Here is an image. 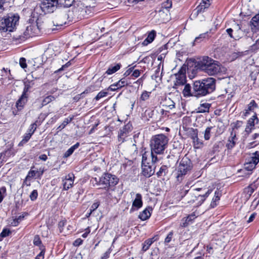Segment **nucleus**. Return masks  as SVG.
I'll return each instance as SVG.
<instances>
[{
  "label": "nucleus",
  "mask_w": 259,
  "mask_h": 259,
  "mask_svg": "<svg viewBox=\"0 0 259 259\" xmlns=\"http://www.w3.org/2000/svg\"><path fill=\"white\" fill-rule=\"evenodd\" d=\"M243 122L241 121H237L231 124L232 130L231 132H234L235 135L238 134L240 131H243Z\"/></svg>",
  "instance_id": "obj_22"
},
{
  "label": "nucleus",
  "mask_w": 259,
  "mask_h": 259,
  "mask_svg": "<svg viewBox=\"0 0 259 259\" xmlns=\"http://www.w3.org/2000/svg\"><path fill=\"white\" fill-rule=\"evenodd\" d=\"M190 223L188 222V221H186V218H184L182 220V223L181 224V226L183 227H185L187 226Z\"/></svg>",
  "instance_id": "obj_62"
},
{
  "label": "nucleus",
  "mask_w": 259,
  "mask_h": 259,
  "mask_svg": "<svg viewBox=\"0 0 259 259\" xmlns=\"http://www.w3.org/2000/svg\"><path fill=\"white\" fill-rule=\"evenodd\" d=\"M36 129V123H32L27 131V133L30 134L31 136L33 134L34 132Z\"/></svg>",
  "instance_id": "obj_48"
},
{
  "label": "nucleus",
  "mask_w": 259,
  "mask_h": 259,
  "mask_svg": "<svg viewBox=\"0 0 259 259\" xmlns=\"http://www.w3.org/2000/svg\"><path fill=\"white\" fill-rule=\"evenodd\" d=\"M258 123V119L256 115H253L250 118H249L247 121V125L253 127L255 124Z\"/></svg>",
  "instance_id": "obj_37"
},
{
  "label": "nucleus",
  "mask_w": 259,
  "mask_h": 259,
  "mask_svg": "<svg viewBox=\"0 0 259 259\" xmlns=\"http://www.w3.org/2000/svg\"><path fill=\"white\" fill-rule=\"evenodd\" d=\"M193 139V146L195 148L198 149L202 147L203 142L198 138L197 133L194 134L192 136Z\"/></svg>",
  "instance_id": "obj_23"
},
{
  "label": "nucleus",
  "mask_w": 259,
  "mask_h": 259,
  "mask_svg": "<svg viewBox=\"0 0 259 259\" xmlns=\"http://www.w3.org/2000/svg\"><path fill=\"white\" fill-rule=\"evenodd\" d=\"M155 166L151 164H143L142 163V174L146 177H150L155 172Z\"/></svg>",
  "instance_id": "obj_18"
},
{
  "label": "nucleus",
  "mask_w": 259,
  "mask_h": 259,
  "mask_svg": "<svg viewBox=\"0 0 259 259\" xmlns=\"http://www.w3.org/2000/svg\"><path fill=\"white\" fill-rule=\"evenodd\" d=\"M45 254V249H42L40 252L35 257V259H44Z\"/></svg>",
  "instance_id": "obj_57"
},
{
  "label": "nucleus",
  "mask_w": 259,
  "mask_h": 259,
  "mask_svg": "<svg viewBox=\"0 0 259 259\" xmlns=\"http://www.w3.org/2000/svg\"><path fill=\"white\" fill-rule=\"evenodd\" d=\"M172 236H173V232L172 231L168 233V234L167 235V236H166V237L165 238L164 242L165 243H168L169 242H170L172 239Z\"/></svg>",
  "instance_id": "obj_53"
},
{
  "label": "nucleus",
  "mask_w": 259,
  "mask_h": 259,
  "mask_svg": "<svg viewBox=\"0 0 259 259\" xmlns=\"http://www.w3.org/2000/svg\"><path fill=\"white\" fill-rule=\"evenodd\" d=\"M27 101V96L22 95L16 103V106L19 110H20L25 105Z\"/></svg>",
  "instance_id": "obj_27"
},
{
  "label": "nucleus",
  "mask_w": 259,
  "mask_h": 259,
  "mask_svg": "<svg viewBox=\"0 0 259 259\" xmlns=\"http://www.w3.org/2000/svg\"><path fill=\"white\" fill-rule=\"evenodd\" d=\"M221 194L219 191H215L214 193V195L212 199L211 202L210 203V206L212 207H214L217 206V202L219 201L220 196Z\"/></svg>",
  "instance_id": "obj_30"
},
{
  "label": "nucleus",
  "mask_w": 259,
  "mask_h": 259,
  "mask_svg": "<svg viewBox=\"0 0 259 259\" xmlns=\"http://www.w3.org/2000/svg\"><path fill=\"white\" fill-rule=\"evenodd\" d=\"M120 67L121 64L120 63L112 65L108 68L106 73L109 75L112 74L118 71Z\"/></svg>",
  "instance_id": "obj_28"
},
{
  "label": "nucleus",
  "mask_w": 259,
  "mask_h": 259,
  "mask_svg": "<svg viewBox=\"0 0 259 259\" xmlns=\"http://www.w3.org/2000/svg\"><path fill=\"white\" fill-rule=\"evenodd\" d=\"M237 140V139L235 133L234 132H231L230 136L229 137L226 144L227 148L228 149H233L236 145Z\"/></svg>",
  "instance_id": "obj_20"
},
{
  "label": "nucleus",
  "mask_w": 259,
  "mask_h": 259,
  "mask_svg": "<svg viewBox=\"0 0 259 259\" xmlns=\"http://www.w3.org/2000/svg\"><path fill=\"white\" fill-rule=\"evenodd\" d=\"M221 71V67L220 64L217 61L214 60V62L211 64L210 67L207 70L206 73L209 75H214Z\"/></svg>",
  "instance_id": "obj_16"
},
{
  "label": "nucleus",
  "mask_w": 259,
  "mask_h": 259,
  "mask_svg": "<svg viewBox=\"0 0 259 259\" xmlns=\"http://www.w3.org/2000/svg\"><path fill=\"white\" fill-rule=\"evenodd\" d=\"M213 62L214 60L207 56H204L197 62V66L198 69L206 73L207 70Z\"/></svg>",
  "instance_id": "obj_11"
},
{
  "label": "nucleus",
  "mask_w": 259,
  "mask_h": 259,
  "mask_svg": "<svg viewBox=\"0 0 259 259\" xmlns=\"http://www.w3.org/2000/svg\"><path fill=\"white\" fill-rule=\"evenodd\" d=\"M157 154L152 151H145L142 154V163L143 164L156 163L159 160Z\"/></svg>",
  "instance_id": "obj_7"
},
{
  "label": "nucleus",
  "mask_w": 259,
  "mask_h": 259,
  "mask_svg": "<svg viewBox=\"0 0 259 259\" xmlns=\"http://www.w3.org/2000/svg\"><path fill=\"white\" fill-rule=\"evenodd\" d=\"M41 242L38 236H35L34 238L33 243L35 245L38 246L40 245Z\"/></svg>",
  "instance_id": "obj_55"
},
{
  "label": "nucleus",
  "mask_w": 259,
  "mask_h": 259,
  "mask_svg": "<svg viewBox=\"0 0 259 259\" xmlns=\"http://www.w3.org/2000/svg\"><path fill=\"white\" fill-rule=\"evenodd\" d=\"M155 32L154 30H152L151 31L148 35L147 38L144 41L143 44L144 45H148L149 43H151L152 42L155 38Z\"/></svg>",
  "instance_id": "obj_33"
},
{
  "label": "nucleus",
  "mask_w": 259,
  "mask_h": 259,
  "mask_svg": "<svg viewBox=\"0 0 259 259\" xmlns=\"http://www.w3.org/2000/svg\"><path fill=\"white\" fill-rule=\"evenodd\" d=\"M172 6L171 2L169 1H167L166 2L163 3L162 7L165 8V9L170 8Z\"/></svg>",
  "instance_id": "obj_58"
},
{
  "label": "nucleus",
  "mask_w": 259,
  "mask_h": 259,
  "mask_svg": "<svg viewBox=\"0 0 259 259\" xmlns=\"http://www.w3.org/2000/svg\"><path fill=\"white\" fill-rule=\"evenodd\" d=\"M259 21V14L256 15L254 17H252L250 22L251 24L254 26L256 27L258 26V22Z\"/></svg>",
  "instance_id": "obj_46"
},
{
  "label": "nucleus",
  "mask_w": 259,
  "mask_h": 259,
  "mask_svg": "<svg viewBox=\"0 0 259 259\" xmlns=\"http://www.w3.org/2000/svg\"><path fill=\"white\" fill-rule=\"evenodd\" d=\"M196 218V216L194 213H192L191 214L188 215L187 218H186V221L190 223L191 222L194 220Z\"/></svg>",
  "instance_id": "obj_56"
},
{
  "label": "nucleus",
  "mask_w": 259,
  "mask_h": 259,
  "mask_svg": "<svg viewBox=\"0 0 259 259\" xmlns=\"http://www.w3.org/2000/svg\"><path fill=\"white\" fill-rule=\"evenodd\" d=\"M99 205V204L98 203H94L91 206V208H90V211H91V212L94 211L95 209H96L98 207Z\"/></svg>",
  "instance_id": "obj_59"
},
{
  "label": "nucleus",
  "mask_w": 259,
  "mask_h": 259,
  "mask_svg": "<svg viewBox=\"0 0 259 259\" xmlns=\"http://www.w3.org/2000/svg\"><path fill=\"white\" fill-rule=\"evenodd\" d=\"M143 205L142 197V195L137 193L136 195V198L134 200L132 207L130 209V212H133L134 211L138 210Z\"/></svg>",
  "instance_id": "obj_15"
},
{
  "label": "nucleus",
  "mask_w": 259,
  "mask_h": 259,
  "mask_svg": "<svg viewBox=\"0 0 259 259\" xmlns=\"http://www.w3.org/2000/svg\"><path fill=\"white\" fill-rule=\"evenodd\" d=\"M59 5L64 6L65 7H69L74 0H58Z\"/></svg>",
  "instance_id": "obj_39"
},
{
  "label": "nucleus",
  "mask_w": 259,
  "mask_h": 259,
  "mask_svg": "<svg viewBox=\"0 0 259 259\" xmlns=\"http://www.w3.org/2000/svg\"><path fill=\"white\" fill-rule=\"evenodd\" d=\"M259 162V154L257 152L253 153V156L251 157V160L247 163L245 164V168H248L247 165L251 164L250 169H253L255 168V165Z\"/></svg>",
  "instance_id": "obj_21"
},
{
  "label": "nucleus",
  "mask_w": 259,
  "mask_h": 259,
  "mask_svg": "<svg viewBox=\"0 0 259 259\" xmlns=\"http://www.w3.org/2000/svg\"><path fill=\"white\" fill-rule=\"evenodd\" d=\"M256 189V187L254 184H252L245 188L244 193L246 194V198L248 199Z\"/></svg>",
  "instance_id": "obj_26"
},
{
  "label": "nucleus",
  "mask_w": 259,
  "mask_h": 259,
  "mask_svg": "<svg viewBox=\"0 0 259 259\" xmlns=\"http://www.w3.org/2000/svg\"><path fill=\"white\" fill-rule=\"evenodd\" d=\"M6 192V188L5 187L0 188V203L3 201Z\"/></svg>",
  "instance_id": "obj_50"
},
{
  "label": "nucleus",
  "mask_w": 259,
  "mask_h": 259,
  "mask_svg": "<svg viewBox=\"0 0 259 259\" xmlns=\"http://www.w3.org/2000/svg\"><path fill=\"white\" fill-rule=\"evenodd\" d=\"M39 32L37 25L35 23L31 24L27 26L23 32V35L21 36L22 39H26L37 34Z\"/></svg>",
  "instance_id": "obj_8"
},
{
  "label": "nucleus",
  "mask_w": 259,
  "mask_h": 259,
  "mask_svg": "<svg viewBox=\"0 0 259 259\" xmlns=\"http://www.w3.org/2000/svg\"><path fill=\"white\" fill-rule=\"evenodd\" d=\"M168 138L164 134H158L152 136L150 140V150L157 155H162L166 149Z\"/></svg>",
  "instance_id": "obj_1"
},
{
  "label": "nucleus",
  "mask_w": 259,
  "mask_h": 259,
  "mask_svg": "<svg viewBox=\"0 0 259 259\" xmlns=\"http://www.w3.org/2000/svg\"><path fill=\"white\" fill-rule=\"evenodd\" d=\"M24 216L20 215L18 218L14 219L11 222V225L13 226H17L20 223V222L23 220Z\"/></svg>",
  "instance_id": "obj_43"
},
{
  "label": "nucleus",
  "mask_w": 259,
  "mask_h": 259,
  "mask_svg": "<svg viewBox=\"0 0 259 259\" xmlns=\"http://www.w3.org/2000/svg\"><path fill=\"white\" fill-rule=\"evenodd\" d=\"M132 75L135 77H138L140 75V71L139 70H135L133 72Z\"/></svg>",
  "instance_id": "obj_63"
},
{
  "label": "nucleus",
  "mask_w": 259,
  "mask_h": 259,
  "mask_svg": "<svg viewBox=\"0 0 259 259\" xmlns=\"http://www.w3.org/2000/svg\"><path fill=\"white\" fill-rule=\"evenodd\" d=\"M31 136H32L28 133L25 134L23 137V139H22V141L19 144V146L23 145V144L27 143L29 141V140L30 139Z\"/></svg>",
  "instance_id": "obj_42"
},
{
  "label": "nucleus",
  "mask_w": 259,
  "mask_h": 259,
  "mask_svg": "<svg viewBox=\"0 0 259 259\" xmlns=\"http://www.w3.org/2000/svg\"><path fill=\"white\" fill-rule=\"evenodd\" d=\"M108 94V92L105 91H102L100 92L95 98L96 101H98L100 99L106 97Z\"/></svg>",
  "instance_id": "obj_44"
},
{
  "label": "nucleus",
  "mask_w": 259,
  "mask_h": 259,
  "mask_svg": "<svg viewBox=\"0 0 259 259\" xmlns=\"http://www.w3.org/2000/svg\"><path fill=\"white\" fill-rule=\"evenodd\" d=\"M176 85H183L186 82V76L183 74H180L177 75Z\"/></svg>",
  "instance_id": "obj_34"
},
{
  "label": "nucleus",
  "mask_w": 259,
  "mask_h": 259,
  "mask_svg": "<svg viewBox=\"0 0 259 259\" xmlns=\"http://www.w3.org/2000/svg\"><path fill=\"white\" fill-rule=\"evenodd\" d=\"M154 238L155 237L148 239L144 242L142 247V250L143 251H147L149 248L151 244L153 243V242L156 240V239H154Z\"/></svg>",
  "instance_id": "obj_29"
},
{
  "label": "nucleus",
  "mask_w": 259,
  "mask_h": 259,
  "mask_svg": "<svg viewBox=\"0 0 259 259\" xmlns=\"http://www.w3.org/2000/svg\"><path fill=\"white\" fill-rule=\"evenodd\" d=\"M191 86L189 84H187L185 85L184 89L183 91V95L185 97L190 96L194 95V94H192L191 92Z\"/></svg>",
  "instance_id": "obj_35"
},
{
  "label": "nucleus",
  "mask_w": 259,
  "mask_h": 259,
  "mask_svg": "<svg viewBox=\"0 0 259 259\" xmlns=\"http://www.w3.org/2000/svg\"><path fill=\"white\" fill-rule=\"evenodd\" d=\"M211 192L212 190L204 188L194 189L190 194L191 198L189 202L197 206L200 205Z\"/></svg>",
  "instance_id": "obj_4"
},
{
  "label": "nucleus",
  "mask_w": 259,
  "mask_h": 259,
  "mask_svg": "<svg viewBox=\"0 0 259 259\" xmlns=\"http://www.w3.org/2000/svg\"><path fill=\"white\" fill-rule=\"evenodd\" d=\"M191 161L188 158H183L177 167V179L178 181L183 180L184 176L187 175L192 169Z\"/></svg>",
  "instance_id": "obj_5"
},
{
  "label": "nucleus",
  "mask_w": 259,
  "mask_h": 259,
  "mask_svg": "<svg viewBox=\"0 0 259 259\" xmlns=\"http://www.w3.org/2000/svg\"><path fill=\"white\" fill-rule=\"evenodd\" d=\"M19 64L20 66L24 69L27 67V64L26 63V59L24 58H21L19 60Z\"/></svg>",
  "instance_id": "obj_52"
},
{
  "label": "nucleus",
  "mask_w": 259,
  "mask_h": 259,
  "mask_svg": "<svg viewBox=\"0 0 259 259\" xmlns=\"http://www.w3.org/2000/svg\"><path fill=\"white\" fill-rule=\"evenodd\" d=\"M127 84V82L125 78H122L116 83L111 85L110 88L111 90L114 91L117 89L121 88Z\"/></svg>",
  "instance_id": "obj_24"
},
{
  "label": "nucleus",
  "mask_w": 259,
  "mask_h": 259,
  "mask_svg": "<svg viewBox=\"0 0 259 259\" xmlns=\"http://www.w3.org/2000/svg\"><path fill=\"white\" fill-rule=\"evenodd\" d=\"M92 183L95 185H102L105 189H109L115 186L118 183V178L113 175L109 173H104L98 180L97 178H93L91 180Z\"/></svg>",
  "instance_id": "obj_3"
},
{
  "label": "nucleus",
  "mask_w": 259,
  "mask_h": 259,
  "mask_svg": "<svg viewBox=\"0 0 259 259\" xmlns=\"http://www.w3.org/2000/svg\"><path fill=\"white\" fill-rule=\"evenodd\" d=\"M255 215H256V214L255 213H252L249 217L248 220L247 221V223H249L252 222L253 220H254V219L255 218Z\"/></svg>",
  "instance_id": "obj_64"
},
{
  "label": "nucleus",
  "mask_w": 259,
  "mask_h": 259,
  "mask_svg": "<svg viewBox=\"0 0 259 259\" xmlns=\"http://www.w3.org/2000/svg\"><path fill=\"white\" fill-rule=\"evenodd\" d=\"M210 106V105L207 103L201 104L198 108V112L200 113L208 112Z\"/></svg>",
  "instance_id": "obj_32"
},
{
  "label": "nucleus",
  "mask_w": 259,
  "mask_h": 259,
  "mask_svg": "<svg viewBox=\"0 0 259 259\" xmlns=\"http://www.w3.org/2000/svg\"><path fill=\"white\" fill-rule=\"evenodd\" d=\"M19 20L17 14L11 13L0 20V31L2 32H12L16 28Z\"/></svg>",
  "instance_id": "obj_2"
},
{
  "label": "nucleus",
  "mask_w": 259,
  "mask_h": 259,
  "mask_svg": "<svg viewBox=\"0 0 259 259\" xmlns=\"http://www.w3.org/2000/svg\"><path fill=\"white\" fill-rule=\"evenodd\" d=\"M233 30L232 28H228L226 30V32L231 38L236 39L232 34Z\"/></svg>",
  "instance_id": "obj_61"
},
{
  "label": "nucleus",
  "mask_w": 259,
  "mask_h": 259,
  "mask_svg": "<svg viewBox=\"0 0 259 259\" xmlns=\"http://www.w3.org/2000/svg\"><path fill=\"white\" fill-rule=\"evenodd\" d=\"M150 210H152L150 207L146 208L140 213L139 218L142 221L147 220L151 215Z\"/></svg>",
  "instance_id": "obj_25"
},
{
  "label": "nucleus",
  "mask_w": 259,
  "mask_h": 259,
  "mask_svg": "<svg viewBox=\"0 0 259 259\" xmlns=\"http://www.w3.org/2000/svg\"><path fill=\"white\" fill-rule=\"evenodd\" d=\"M194 96H205L206 95L205 89L200 80L196 81L193 84Z\"/></svg>",
  "instance_id": "obj_13"
},
{
  "label": "nucleus",
  "mask_w": 259,
  "mask_h": 259,
  "mask_svg": "<svg viewBox=\"0 0 259 259\" xmlns=\"http://www.w3.org/2000/svg\"><path fill=\"white\" fill-rule=\"evenodd\" d=\"M11 233V231L7 229H4L1 233L0 234V237L4 238L7 236H8ZM2 240V239H0V241Z\"/></svg>",
  "instance_id": "obj_49"
},
{
  "label": "nucleus",
  "mask_w": 259,
  "mask_h": 259,
  "mask_svg": "<svg viewBox=\"0 0 259 259\" xmlns=\"http://www.w3.org/2000/svg\"><path fill=\"white\" fill-rule=\"evenodd\" d=\"M54 99V97L52 96H49L46 97L42 102V106L46 105L47 104L50 103Z\"/></svg>",
  "instance_id": "obj_45"
},
{
  "label": "nucleus",
  "mask_w": 259,
  "mask_h": 259,
  "mask_svg": "<svg viewBox=\"0 0 259 259\" xmlns=\"http://www.w3.org/2000/svg\"><path fill=\"white\" fill-rule=\"evenodd\" d=\"M37 191L36 190H34L30 194V198L32 201H34L37 198Z\"/></svg>",
  "instance_id": "obj_51"
},
{
  "label": "nucleus",
  "mask_w": 259,
  "mask_h": 259,
  "mask_svg": "<svg viewBox=\"0 0 259 259\" xmlns=\"http://www.w3.org/2000/svg\"><path fill=\"white\" fill-rule=\"evenodd\" d=\"M132 128V124L128 123L120 130L118 136V142L120 143H122L124 141L125 138L127 137L129 133L131 132Z\"/></svg>",
  "instance_id": "obj_12"
},
{
  "label": "nucleus",
  "mask_w": 259,
  "mask_h": 259,
  "mask_svg": "<svg viewBox=\"0 0 259 259\" xmlns=\"http://www.w3.org/2000/svg\"><path fill=\"white\" fill-rule=\"evenodd\" d=\"M166 169H167L166 166L165 165H162L160 168L159 171H158L157 172V173H156L157 176L158 177H160V176H162L163 174L165 175Z\"/></svg>",
  "instance_id": "obj_47"
},
{
  "label": "nucleus",
  "mask_w": 259,
  "mask_h": 259,
  "mask_svg": "<svg viewBox=\"0 0 259 259\" xmlns=\"http://www.w3.org/2000/svg\"><path fill=\"white\" fill-rule=\"evenodd\" d=\"M73 119V117L65 118L61 124L58 127L60 130L63 129L69 122H70Z\"/></svg>",
  "instance_id": "obj_40"
},
{
  "label": "nucleus",
  "mask_w": 259,
  "mask_h": 259,
  "mask_svg": "<svg viewBox=\"0 0 259 259\" xmlns=\"http://www.w3.org/2000/svg\"><path fill=\"white\" fill-rule=\"evenodd\" d=\"M79 146V143H76L75 145L71 147L67 151L64 153V157L67 158L70 156Z\"/></svg>",
  "instance_id": "obj_31"
},
{
  "label": "nucleus",
  "mask_w": 259,
  "mask_h": 259,
  "mask_svg": "<svg viewBox=\"0 0 259 259\" xmlns=\"http://www.w3.org/2000/svg\"><path fill=\"white\" fill-rule=\"evenodd\" d=\"M74 176L73 174H69L63 180V189L67 190L72 187L74 183Z\"/></svg>",
  "instance_id": "obj_17"
},
{
  "label": "nucleus",
  "mask_w": 259,
  "mask_h": 259,
  "mask_svg": "<svg viewBox=\"0 0 259 259\" xmlns=\"http://www.w3.org/2000/svg\"><path fill=\"white\" fill-rule=\"evenodd\" d=\"M10 70L3 68L0 71V84L8 85L13 81Z\"/></svg>",
  "instance_id": "obj_9"
},
{
  "label": "nucleus",
  "mask_w": 259,
  "mask_h": 259,
  "mask_svg": "<svg viewBox=\"0 0 259 259\" xmlns=\"http://www.w3.org/2000/svg\"><path fill=\"white\" fill-rule=\"evenodd\" d=\"M257 107V104L254 100H252L247 106V109L246 110V113H247L248 111H253Z\"/></svg>",
  "instance_id": "obj_41"
},
{
  "label": "nucleus",
  "mask_w": 259,
  "mask_h": 259,
  "mask_svg": "<svg viewBox=\"0 0 259 259\" xmlns=\"http://www.w3.org/2000/svg\"><path fill=\"white\" fill-rule=\"evenodd\" d=\"M213 128L212 126H208L204 132V138L205 140H209L211 137V131Z\"/></svg>",
  "instance_id": "obj_36"
},
{
  "label": "nucleus",
  "mask_w": 259,
  "mask_h": 259,
  "mask_svg": "<svg viewBox=\"0 0 259 259\" xmlns=\"http://www.w3.org/2000/svg\"><path fill=\"white\" fill-rule=\"evenodd\" d=\"M210 5V0H202L196 8L193 11L192 15L196 16L199 13L204 11L205 9L207 8Z\"/></svg>",
  "instance_id": "obj_19"
},
{
  "label": "nucleus",
  "mask_w": 259,
  "mask_h": 259,
  "mask_svg": "<svg viewBox=\"0 0 259 259\" xmlns=\"http://www.w3.org/2000/svg\"><path fill=\"white\" fill-rule=\"evenodd\" d=\"M207 36L206 33H202L199 35L198 37H196L195 39L194 42H199L200 41L202 40V39L204 38Z\"/></svg>",
  "instance_id": "obj_54"
},
{
  "label": "nucleus",
  "mask_w": 259,
  "mask_h": 259,
  "mask_svg": "<svg viewBox=\"0 0 259 259\" xmlns=\"http://www.w3.org/2000/svg\"><path fill=\"white\" fill-rule=\"evenodd\" d=\"M58 0H44L40 5V8L44 13L53 12L57 5Z\"/></svg>",
  "instance_id": "obj_6"
},
{
  "label": "nucleus",
  "mask_w": 259,
  "mask_h": 259,
  "mask_svg": "<svg viewBox=\"0 0 259 259\" xmlns=\"http://www.w3.org/2000/svg\"><path fill=\"white\" fill-rule=\"evenodd\" d=\"M252 49L257 50L259 49V38L256 41L255 43L252 45Z\"/></svg>",
  "instance_id": "obj_60"
},
{
  "label": "nucleus",
  "mask_w": 259,
  "mask_h": 259,
  "mask_svg": "<svg viewBox=\"0 0 259 259\" xmlns=\"http://www.w3.org/2000/svg\"><path fill=\"white\" fill-rule=\"evenodd\" d=\"M205 89L206 95L212 92L215 87V80L212 77H208L200 80Z\"/></svg>",
  "instance_id": "obj_10"
},
{
  "label": "nucleus",
  "mask_w": 259,
  "mask_h": 259,
  "mask_svg": "<svg viewBox=\"0 0 259 259\" xmlns=\"http://www.w3.org/2000/svg\"><path fill=\"white\" fill-rule=\"evenodd\" d=\"M67 16L65 13H61L56 15L53 19L54 25L59 26H62L66 22Z\"/></svg>",
  "instance_id": "obj_14"
},
{
  "label": "nucleus",
  "mask_w": 259,
  "mask_h": 259,
  "mask_svg": "<svg viewBox=\"0 0 259 259\" xmlns=\"http://www.w3.org/2000/svg\"><path fill=\"white\" fill-rule=\"evenodd\" d=\"M150 94H151V92H148L146 91H144L142 93V94L140 97L139 102H143V101H145L147 100L149 98Z\"/></svg>",
  "instance_id": "obj_38"
}]
</instances>
